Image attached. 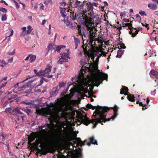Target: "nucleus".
Here are the masks:
<instances>
[{"instance_id": "obj_64", "label": "nucleus", "mask_w": 158, "mask_h": 158, "mask_svg": "<svg viewBox=\"0 0 158 158\" xmlns=\"http://www.w3.org/2000/svg\"><path fill=\"white\" fill-rule=\"evenodd\" d=\"M52 47V44H49L48 46V48L49 50Z\"/></svg>"}, {"instance_id": "obj_20", "label": "nucleus", "mask_w": 158, "mask_h": 158, "mask_svg": "<svg viewBox=\"0 0 158 158\" xmlns=\"http://www.w3.org/2000/svg\"><path fill=\"white\" fill-rule=\"evenodd\" d=\"M148 7L152 10H156L157 8L156 5L152 4H149L148 5Z\"/></svg>"}, {"instance_id": "obj_26", "label": "nucleus", "mask_w": 158, "mask_h": 158, "mask_svg": "<svg viewBox=\"0 0 158 158\" xmlns=\"http://www.w3.org/2000/svg\"><path fill=\"white\" fill-rule=\"evenodd\" d=\"M44 73L43 72V70H40L38 73L37 76H43L44 77H45V75L44 74Z\"/></svg>"}, {"instance_id": "obj_34", "label": "nucleus", "mask_w": 158, "mask_h": 158, "mask_svg": "<svg viewBox=\"0 0 158 158\" xmlns=\"http://www.w3.org/2000/svg\"><path fill=\"white\" fill-rule=\"evenodd\" d=\"M45 143L48 145H50L52 144V142L51 140L47 139L45 140Z\"/></svg>"}, {"instance_id": "obj_12", "label": "nucleus", "mask_w": 158, "mask_h": 158, "mask_svg": "<svg viewBox=\"0 0 158 158\" xmlns=\"http://www.w3.org/2000/svg\"><path fill=\"white\" fill-rule=\"evenodd\" d=\"M36 112L39 115L46 116L48 114V112L46 108H43L42 109H38L37 110Z\"/></svg>"}, {"instance_id": "obj_35", "label": "nucleus", "mask_w": 158, "mask_h": 158, "mask_svg": "<svg viewBox=\"0 0 158 158\" xmlns=\"http://www.w3.org/2000/svg\"><path fill=\"white\" fill-rule=\"evenodd\" d=\"M139 14L142 16H146L147 14L144 11H141L139 12Z\"/></svg>"}, {"instance_id": "obj_10", "label": "nucleus", "mask_w": 158, "mask_h": 158, "mask_svg": "<svg viewBox=\"0 0 158 158\" xmlns=\"http://www.w3.org/2000/svg\"><path fill=\"white\" fill-rule=\"evenodd\" d=\"M50 149L49 147L44 148L42 149L37 148L36 149L37 152L36 154H37L38 153H40L41 155H46L48 152H49Z\"/></svg>"}, {"instance_id": "obj_4", "label": "nucleus", "mask_w": 158, "mask_h": 158, "mask_svg": "<svg viewBox=\"0 0 158 158\" xmlns=\"http://www.w3.org/2000/svg\"><path fill=\"white\" fill-rule=\"evenodd\" d=\"M83 45L82 46L84 53L85 55H88L89 54V52L90 49L89 47L92 48H94V46L96 45L95 41H102V40H82Z\"/></svg>"}, {"instance_id": "obj_9", "label": "nucleus", "mask_w": 158, "mask_h": 158, "mask_svg": "<svg viewBox=\"0 0 158 158\" xmlns=\"http://www.w3.org/2000/svg\"><path fill=\"white\" fill-rule=\"evenodd\" d=\"M62 55L61 58L58 61V63L60 64H62L63 62L68 61V58H69L70 57L67 53H60Z\"/></svg>"}, {"instance_id": "obj_49", "label": "nucleus", "mask_w": 158, "mask_h": 158, "mask_svg": "<svg viewBox=\"0 0 158 158\" xmlns=\"http://www.w3.org/2000/svg\"><path fill=\"white\" fill-rule=\"evenodd\" d=\"M66 24V25L67 26H70L71 24L70 22H69V21H66V22L65 23Z\"/></svg>"}, {"instance_id": "obj_33", "label": "nucleus", "mask_w": 158, "mask_h": 158, "mask_svg": "<svg viewBox=\"0 0 158 158\" xmlns=\"http://www.w3.org/2000/svg\"><path fill=\"white\" fill-rule=\"evenodd\" d=\"M1 135L2 136V140L4 141L5 140V139L6 138H7V135L6 134H4L3 133H2L1 134Z\"/></svg>"}, {"instance_id": "obj_50", "label": "nucleus", "mask_w": 158, "mask_h": 158, "mask_svg": "<svg viewBox=\"0 0 158 158\" xmlns=\"http://www.w3.org/2000/svg\"><path fill=\"white\" fill-rule=\"evenodd\" d=\"M60 4L61 6H62L64 7L65 6V5L66 4V3L63 1H62V2H60Z\"/></svg>"}, {"instance_id": "obj_56", "label": "nucleus", "mask_w": 158, "mask_h": 158, "mask_svg": "<svg viewBox=\"0 0 158 158\" xmlns=\"http://www.w3.org/2000/svg\"><path fill=\"white\" fill-rule=\"evenodd\" d=\"M69 27L73 29H74L75 28V26L73 25V24L71 23Z\"/></svg>"}, {"instance_id": "obj_22", "label": "nucleus", "mask_w": 158, "mask_h": 158, "mask_svg": "<svg viewBox=\"0 0 158 158\" xmlns=\"http://www.w3.org/2000/svg\"><path fill=\"white\" fill-rule=\"evenodd\" d=\"M124 51V50L123 51L119 49L118 51L117 54L116 56L117 57H118L119 58H120L123 54V52Z\"/></svg>"}, {"instance_id": "obj_41", "label": "nucleus", "mask_w": 158, "mask_h": 158, "mask_svg": "<svg viewBox=\"0 0 158 158\" xmlns=\"http://www.w3.org/2000/svg\"><path fill=\"white\" fill-rule=\"evenodd\" d=\"M84 1L82 2L81 4H80L79 5V9H83V6L84 5Z\"/></svg>"}, {"instance_id": "obj_32", "label": "nucleus", "mask_w": 158, "mask_h": 158, "mask_svg": "<svg viewBox=\"0 0 158 158\" xmlns=\"http://www.w3.org/2000/svg\"><path fill=\"white\" fill-rule=\"evenodd\" d=\"M119 40L120 41V40ZM118 45H120V47L121 48L124 49L126 48V47L124 45V44L121 41H120L119 43L118 44Z\"/></svg>"}, {"instance_id": "obj_59", "label": "nucleus", "mask_w": 158, "mask_h": 158, "mask_svg": "<svg viewBox=\"0 0 158 158\" xmlns=\"http://www.w3.org/2000/svg\"><path fill=\"white\" fill-rule=\"evenodd\" d=\"M0 2L1 3H4L5 4L6 6L8 5L7 3L4 1L3 0H1Z\"/></svg>"}, {"instance_id": "obj_63", "label": "nucleus", "mask_w": 158, "mask_h": 158, "mask_svg": "<svg viewBox=\"0 0 158 158\" xmlns=\"http://www.w3.org/2000/svg\"><path fill=\"white\" fill-rule=\"evenodd\" d=\"M76 16L72 15V19L73 20H75L76 19Z\"/></svg>"}, {"instance_id": "obj_8", "label": "nucleus", "mask_w": 158, "mask_h": 158, "mask_svg": "<svg viewBox=\"0 0 158 158\" xmlns=\"http://www.w3.org/2000/svg\"><path fill=\"white\" fill-rule=\"evenodd\" d=\"M77 135L75 136V138H73L72 137H70L69 138V140L70 141H73V140H75L74 142L76 143L77 145H79L80 146L84 145L85 144V143L86 141L85 140L84 141H82L81 140V139L80 138L76 137Z\"/></svg>"}, {"instance_id": "obj_55", "label": "nucleus", "mask_w": 158, "mask_h": 158, "mask_svg": "<svg viewBox=\"0 0 158 158\" xmlns=\"http://www.w3.org/2000/svg\"><path fill=\"white\" fill-rule=\"evenodd\" d=\"M123 21L125 23H127L130 22L129 20L128 19H123Z\"/></svg>"}, {"instance_id": "obj_6", "label": "nucleus", "mask_w": 158, "mask_h": 158, "mask_svg": "<svg viewBox=\"0 0 158 158\" xmlns=\"http://www.w3.org/2000/svg\"><path fill=\"white\" fill-rule=\"evenodd\" d=\"M51 127V126L50 124L45 123L43 125L39 126L38 128L42 130L40 131V133H41L43 132L44 133H48L50 131V130H48L50 129Z\"/></svg>"}, {"instance_id": "obj_13", "label": "nucleus", "mask_w": 158, "mask_h": 158, "mask_svg": "<svg viewBox=\"0 0 158 158\" xmlns=\"http://www.w3.org/2000/svg\"><path fill=\"white\" fill-rule=\"evenodd\" d=\"M52 66H50L46 68L45 69L43 70V72L44 73V74L45 75V77H47L48 78H52V77L53 76L52 75H50L49 73L51 71V68Z\"/></svg>"}, {"instance_id": "obj_24", "label": "nucleus", "mask_w": 158, "mask_h": 158, "mask_svg": "<svg viewBox=\"0 0 158 158\" xmlns=\"http://www.w3.org/2000/svg\"><path fill=\"white\" fill-rule=\"evenodd\" d=\"M32 134H34V135L31 136L29 139V141H30L31 142H32V141H33L34 140H35V138H36V136L35 135V132H32Z\"/></svg>"}, {"instance_id": "obj_62", "label": "nucleus", "mask_w": 158, "mask_h": 158, "mask_svg": "<svg viewBox=\"0 0 158 158\" xmlns=\"http://www.w3.org/2000/svg\"><path fill=\"white\" fill-rule=\"evenodd\" d=\"M34 71L35 74L37 76L38 75V71L36 69H35L34 70Z\"/></svg>"}, {"instance_id": "obj_3", "label": "nucleus", "mask_w": 158, "mask_h": 158, "mask_svg": "<svg viewBox=\"0 0 158 158\" xmlns=\"http://www.w3.org/2000/svg\"><path fill=\"white\" fill-rule=\"evenodd\" d=\"M78 28V33L79 35L82 38V40H85L87 38L88 40H99L98 38H94L95 35L94 32L90 30L89 32L87 29H86L83 26L79 25L77 26Z\"/></svg>"}, {"instance_id": "obj_51", "label": "nucleus", "mask_w": 158, "mask_h": 158, "mask_svg": "<svg viewBox=\"0 0 158 158\" xmlns=\"http://www.w3.org/2000/svg\"><path fill=\"white\" fill-rule=\"evenodd\" d=\"M35 143L36 144V146H38L40 144V141L38 139H36L35 141Z\"/></svg>"}, {"instance_id": "obj_57", "label": "nucleus", "mask_w": 158, "mask_h": 158, "mask_svg": "<svg viewBox=\"0 0 158 158\" xmlns=\"http://www.w3.org/2000/svg\"><path fill=\"white\" fill-rule=\"evenodd\" d=\"M139 104L140 106H142L143 107H145L147 106L146 104L143 105V103L142 102H139Z\"/></svg>"}, {"instance_id": "obj_2", "label": "nucleus", "mask_w": 158, "mask_h": 158, "mask_svg": "<svg viewBox=\"0 0 158 158\" xmlns=\"http://www.w3.org/2000/svg\"><path fill=\"white\" fill-rule=\"evenodd\" d=\"M89 67H88L89 72L92 74H95L92 78L93 82L95 84V86L98 87L102 83L104 80L107 79L108 75L106 73L102 72H100L98 73H95V72L98 70L97 65L94 64L89 63Z\"/></svg>"}, {"instance_id": "obj_27", "label": "nucleus", "mask_w": 158, "mask_h": 158, "mask_svg": "<svg viewBox=\"0 0 158 158\" xmlns=\"http://www.w3.org/2000/svg\"><path fill=\"white\" fill-rule=\"evenodd\" d=\"M127 23H122V25L121 24H120L119 25H118V28L119 29V31L120 32V30L122 28V27H127Z\"/></svg>"}, {"instance_id": "obj_17", "label": "nucleus", "mask_w": 158, "mask_h": 158, "mask_svg": "<svg viewBox=\"0 0 158 158\" xmlns=\"http://www.w3.org/2000/svg\"><path fill=\"white\" fill-rule=\"evenodd\" d=\"M89 139L90 140V142L92 144H93L98 145V142L97 140L94 139V136H92L89 138Z\"/></svg>"}, {"instance_id": "obj_11", "label": "nucleus", "mask_w": 158, "mask_h": 158, "mask_svg": "<svg viewBox=\"0 0 158 158\" xmlns=\"http://www.w3.org/2000/svg\"><path fill=\"white\" fill-rule=\"evenodd\" d=\"M132 22V21H130V23H127V26H128L129 29L131 30V28L132 27L134 30H133L132 31H130V34L132 33V36L133 37L135 36L136 35L138 34L139 29V28H138V29H137L136 28H134L132 27V24L131 23Z\"/></svg>"}, {"instance_id": "obj_25", "label": "nucleus", "mask_w": 158, "mask_h": 158, "mask_svg": "<svg viewBox=\"0 0 158 158\" xmlns=\"http://www.w3.org/2000/svg\"><path fill=\"white\" fill-rule=\"evenodd\" d=\"M30 59L31 62H32L34 61L35 60L36 58V56L33 55H30Z\"/></svg>"}, {"instance_id": "obj_38", "label": "nucleus", "mask_w": 158, "mask_h": 158, "mask_svg": "<svg viewBox=\"0 0 158 158\" xmlns=\"http://www.w3.org/2000/svg\"><path fill=\"white\" fill-rule=\"evenodd\" d=\"M7 19V17L6 15H3L2 17V21H6Z\"/></svg>"}, {"instance_id": "obj_5", "label": "nucleus", "mask_w": 158, "mask_h": 158, "mask_svg": "<svg viewBox=\"0 0 158 158\" xmlns=\"http://www.w3.org/2000/svg\"><path fill=\"white\" fill-rule=\"evenodd\" d=\"M53 131L54 134L52 135V137L56 141L61 143L66 141V139L62 133L61 129H55Z\"/></svg>"}, {"instance_id": "obj_48", "label": "nucleus", "mask_w": 158, "mask_h": 158, "mask_svg": "<svg viewBox=\"0 0 158 158\" xmlns=\"http://www.w3.org/2000/svg\"><path fill=\"white\" fill-rule=\"evenodd\" d=\"M22 103L26 104L27 105H31V103L30 102H26L23 101L22 102Z\"/></svg>"}, {"instance_id": "obj_43", "label": "nucleus", "mask_w": 158, "mask_h": 158, "mask_svg": "<svg viewBox=\"0 0 158 158\" xmlns=\"http://www.w3.org/2000/svg\"><path fill=\"white\" fill-rule=\"evenodd\" d=\"M135 16L137 19L139 21H140L141 19V18L140 15L138 14H136Z\"/></svg>"}, {"instance_id": "obj_29", "label": "nucleus", "mask_w": 158, "mask_h": 158, "mask_svg": "<svg viewBox=\"0 0 158 158\" xmlns=\"http://www.w3.org/2000/svg\"><path fill=\"white\" fill-rule=\"evenodd\" d=\"M61 16L64 18H65L66 16V12L65 11H63V10H61L60 11Z\"/></svg>"}, {"instance_id": "obj_28", "label": "nucleus", "mask_w": 158, "mask_h": 158, "mask_svg": "<svg viewBox=\"0 0 158 158\" xmlns=\"http://www.w3.org/2000/svg\"><path fill=\"white\" fill-rule=\"evenodd\" d=\"M27 35H28V34L31 33L33 29L32 27L30 26H28L27 27Z\"/></svg>"}, {"instance_id": "obj_42", "label": "nucleus", "mask_w": 158, "mask_h": 158, "mask_svg": "<svg viewBox=\"0 0 158 158\" xmlns=\"http://www.w3.org/2000/svg\"><path fill=\"white\" fill-rule=\"evenodd\" d=\"M0 64H5L6 65L8 64V63H6L5 61L4 60H0Z\"/></svg>"}, {"instance_id": "obj_16", "label": "nucleus", "mask_w": 158, "mask_h": 158, "mask_svg": "<svg viewBox=\"0 0 158 158\" xmlns=\"http://www.w3.org/2000/svg\"><path fill=\"white\" fill-rule=\"evenodd\" d=\"M99 106H93V107H91V109H92L93 110H94L95 109H96V110L94 111V114H95V115L94 114L92 116H94V117L95 118H97V117H98V115L97 113L98 111L97 109L98 110H101V109H99Z\"/></svg>"}, {"instance_id": "obj_15", "label": "nucleus", "mask_w": 158, "mask_h": 158, "mask_svg": "<svg viewBox=\"0 0 158 158\" xmlns=\"http://www.w3.org/2000/svg\"><path fill=\"white\" fill-rule=\"evenodd\" d=\"M118 108L116 105H115L112 108V109L114 110V115L112 116V118L113 119H114L118 115Z\"/></svg>"}, {"instance_id": "obj_47", "label": "nucleus", "mask_w": 158, "mask_h": 158, "mask_svg": "<svg viewBox=\"0 0 158 158\" xmlns=\"http://www.w3.org/2000/svg\"><path fill=\"white\" fill-rule=\"evenodd\" d=\"M86 106L88 108L91 109V107H93V105H91L90 104H88L86 105Z\"/></svg>"}, {"instance_id": "obj_52", "label": "nucleus", "mask_w": 158, "mask_h": 158, "mask_svg": "<svg viewBox=\"0 0 158 158\" xmlns=\"http://www.w3.org/2000/svg\"><path fill=\"white\" fill-rule=\"evenodd\" d=\"M21 35L23 36L26 35H27V31H23L21 33Z\"/></svg>"}, {"instance_id": "obj_53", "label": "nucleus", "mask_w": 158, "mask_h": 158, "mask_svg": "<svg viewBox=\"0 0 158 158\" xmlns=\"http://www.w3.org/2000/svg\"><path fill=\"white\" fill-rule=\"evenodd\" d=\"M98 51H97L95 50L93 54L95 56H97L98 55Z\"/></svg>"}, {"instance_id": "obj_39", "label": "nucleus", "mask_w": 158, "mask_h": 158, "mask_svg": "<svg viewBox=\"0 0 158 158\" xmlns=\"http://www.w3.org/2000/svg\"><path fill=\"white\" fill-rule=\"evenodd\" d=\"M19 111L20 110L18 107L15 108L13 110V112L16 114H18Z\"/></svg>"}, {"instance_id": "obj_7", "label": "nucleus", "mask_w": 158, "mask_h": 158, "mask_svg": "<svg viewBox=\"0 0 158 158\" xmlns=\"http://www.w3.org/2000/svg\"><path fill=\"white\" fill-rule=\"evenodd\" d=\"M66 84V82H63L59 84L58 86L54 88L53 89L52 94L53 95H56L58 91L60 90L61 87H64Z\"/></svg>"}, {"instance_id": "obj_37", "label": "nucleus", "mask_w": 158, "mask_h": 158, "mask_svg": "<svg viewBox=\"0 0 158 158\" xmlns=\"http://www.w3.org/2000/svg\"><path fill=\"white\" fill-rule=\"evenodd\" d=\"M81 3V2L78 1V0H76L75 2V7H77L79 6V5Z\"/></svg>"}, {"instance_id": "obj_23", "label": "nucleus", "mask_w": 158, "mask_h": 158, "mask_svg": "<svg viewBox=\"0 0 158 158\" xmlns=\"http://www.w3.org/2000/svg\"><path fill=\"white\" fill-rule=\"evenodd\" d=\"M65 46L64 45H60L56 46V50L58 52H60V50L62 48H65Z\"/></svg>"}, {"instance_id": "obj_19", "label": "nucleus", "mask_w": 158, "mask_h": 158, "mask_svg": "<svg viewBox=\"0 0 158 158\" xmlns=\"http://www.w3.org/2000/svg\"><path fill=\"white\" fill-rule=\"evenodd\" d=\"M127 98L130 101L132 102H135V97L134 95H128L127 96Z\"/></svg>"}, {"instance_id": "obj_14", "label": "nucleus", "mask_w": 158, "mask_h": 158, "mask_svg": "<svg viewBox=\"0 0 158 158\" xmlns=\"http://www.w3.org/2000/svg\"><path fill=\"white\" fill-rule=\"evenodd\" d=\"M128 88L124 86H122V87L120 89V94H124L126 95H127L128 92Z\"/></svg>"}, {"instance_id": "obj_58", "label": "nucleus", "mask_w": 158, "mask_h": 158, "mask_svg": "<svg viewBox=\"0 0 158 158\" xmlns=\"http://www.w3.org/2000/svg\"><path fill=\"white\" fill-rule=\"evenodd\" d=\"M26 86V85H23L20 87L21 90H24V89H25V88Z\"/></svg>"}, {"instance_id": "obj_40", "label": "nucleus", "mask_w": 158, "mask_h": 158, "mask_svg": "<svg viewBox=\"0 0 158 158\" xmlns=\"http://www.w3.org/2000/svg\"><path fill=\"white\" fill-rule=\"evenodd\" d=\"M0 10L3 12H7V9L3 7H0Z\"/></svg>"}, {"instance_id": "obj_60", "label": "nucleus", "mask_w": 158, "mask_h": 158, "mask_svg": "<svg viewBox=\"0 0 158 158\" xmlns=\"http://www.w3.org/2000/svg\"><path fill=\"white\" fill-rule=\"evenodd\" d=\"M16 8L18 9L19 8V6L18 5V3L17 2H15V3Z\"/></svg>"}, {"instance_id": "obj_46", "label": "nucleus", "mask_w": 158, "mask_h": 158, "mask_svg": "<svg viewBox=\"0 0 158 158\" xmlns=\"http://www.w3.org/2000/svg\"><path fill=\"white\" fill-rule=\"evenodd\" d=\"M43 81H44L43 80V79L42 78V77L41 78L40 83L39 85H37V86H40L43 83Z\"/></svg>"}, {"instance_id": "obj_18", "label": "nucleus", "mask_w": 158, "mask_h": 158, "mask_svg": "<svg viewBox=\"0 0 158 158\" xmlns=\"http://www.w3.org/2000/svg\"><path fill=\"white\" fill-rule=\"evenodd\" d=\"M150 74L155 76L156 78H158V72L152 69L150 72Z\"/></svg>"}, {"instance_id": "obj_54", "label": "nucleus", "mask_w": 158, "mask_h": 158, "mask_svg": "<svg viewBox=\"0 0 158 158\" xmlns=\"http://www.w3.org/2000/svg\"><path fill=\"white\" fill-rule=\"evenodd\" d=\"M13 60V57H12L8 60V62L11 63Z\"/></svg>"}, {"instance_id": "obj_21", "label": "nucleus", "mask_w": 158, "mask_h": 158, "mask_svg": "<svg viewBox=\"0 0 158 158\" xmlns=\"http://www.w3.org/2000/svg\"><path fill=\"white\" fill-rule=\"evenodd\" d=\"M86 4L87 5V9L88 11L93 10V6L92 3L91 2L87 3Z\"/></svg>"}, {"instance_id": "obj_31", "label": "nucleus", "mask_w": 158, "mask_h": 158, "mask_svg": "<svg viewBox=\"0 0 158 158\" xmlns=\"http://www.w3.org/2000/svg\"><path fill=\"white\" fill-rule=\"evenodd\" d=\"M89 14L90 15V17L91 18L94 19L95 18L96 16L94 15V12L93 10H91V11L90 12Z\"/></svg>"}, {"instance_id": "obj_30", "label": "nucleus", "mask_w": 158, "mask_h": 158, "mask_svg": "<svg viewBox=\"0 0 158 158\" xmlns=\"http://www.w3.org/2000/svg\"><path fill=\"white\" fill-rule=\"evenodd\" d=\"M25 111L26 112L27 114L28 115L31 114L32 112L30 109L26 108L25 109Z\"/></svg>"}, {"instance_id": "obj_36", "label": "nucleus", "mask_w": 158, "mask_h": 158, "mask_svg": "<svg viewBox=\"0 0 158 158\" xmlns=\"http://www.w3.org/2000/svg\"><path fill=\"white\" fill-rule=\"evenodd\" d=\"M80 40H75V49L77 48L78 44L80 43Z\"/></svg>"}, {"instance_id": "obj_1", "label": "nucleus", "mask_w": 158, "mask_h": 158, "mask_svg": "<svg viewBox=\"0 0 158 158\" xmlns=\"http://www.w3.org/2000/svg\"><path fill=\"white\" fill-rule=\"evenodd\" d=\"M99 109L101 110H97V114L98 115V117L95 119H92L90 120L89 119L86 115H84L82 113L80 112L78 115L79 118L81 120V122L84 124L88 126L90 123H92L93 125V128L96 127L98 123H100L102 125H103L102 122L105 123L106 121H109L113 118L112 116L111 118L108 119L106 118L107 115L106 112L109 111L110 109L107 107L99 106ZM114 119H112L113 120Z\"/></svg>"}, {"instance_id": "obj_44", "label": "nucleus", "mask_w": 158, "mask_h": 158, "mask_svg": "<svg viewBox=\"0 0 158 158\" xmlns=\"http://www.w3.org/2000/svg\"><path fill=\"white\" fill-rule=\"evenodd\" d=\"M15 49L14 50L13 52H8L7 53V54H8L9 55H14V54H15Z\"/></svg>"}, {"instance_id": "obj_45", "label": "nucleus", "mask_w": 158, "mask_h": 158, "mask_svg": "<svg viewBox=\"0 0 158 158\" xmlns=\"http://www.w3.org/2000/svg\"><path fill=\"white\" fill-rule=\"evenodd\" d=\"M3 143L6 146L7 148V149L9 150V143H8L7 142H3Z\"/></svg>"}, {"instance_id": "obj_61", "label": "nucleus", "mask_w": 158, "mask_h": 158, "mask_svg": "<svg viewBox=\"0 0 158 158\" xmlns=\"http://www.w3.org/2000/svg\"><path fill=\"white\" fill-rule=\"evenodd\" d=\"M5 110L6 111H8V112H9V111H10L11 110V108H6V109Z\"/></svg>"}]
</instances>
